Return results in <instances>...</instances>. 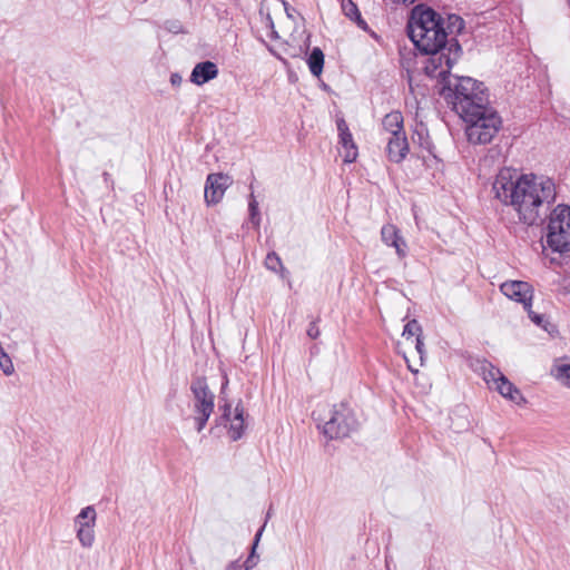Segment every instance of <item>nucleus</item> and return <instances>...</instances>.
Segmentation results:
<instances>
[{
	"mask_svg": "<svg viewBox=\"0 0 570 570\" xmlns=\"http://www.w3.org/2000/svg\"><path fill=\"white\" fill-rule=\"evenodd\" d=\"M407 35L414 46L429 56L424 70L431 78L449 73L462 53L459 41L448 38L444 19L431 8L413 9Z\"/></svg>",
	"mask_w": 570,
	"mask_h": 570,
	"instance_id": "1",
	"label": "nucleus"
},
{
	"mask_svg": "<svg viewBox=\"0 0 570 570\" xmlns=\"http://www.w3.org/2000/svg\"><path fill=\"white\" fill-rule=\"evenodd\" d=\"M497 199L511 206L519 220L534 225L541 217V210L556 200V185L551 178L533 174L519 175L511 168L501 169L492 185Z\"/></svg>",
	"mask_w": 570,
	"mask_h": 570,
	"instance_id": "2",
	"label": "nucleus"
},
{
	"mask_svg": "<svg viewBox=\"0 0 570 570\" xmlns=\"http://www.w3.org/2000/svg\"><path fill=\"white\" fill-rule=\"evenodd\" d=\"M435 78L440 86V96L462 119H471L475 116L474 112L490 106L488 89L483 82L471 77L451 76L450 72Z\"/></svg>",
	"mask_w": 570,
	"mask_h": 570,
	"instance_id": "3",
	"label": "nucleus"
},
{
	"mask_svg": "<svg viewBox=\"0 0 570 570\" xmlns=\"http://www.w3.org/2000/svg\"><path fill=\"white\" fill-rule=\"evenodd\" d=\"M474 114L475 116H472L471 119H463L466 122L468 140L474 145L491 142L502 127L500 115L491 106Z\"/></svg>",
	"mask_w": 570,
	"mask_h": 570,
	"instance_id": "4",
	"label": "nucleus"
},
{
	"mask_svg": "<svg viewBox=\"0 0 570 570\" xmlns=\"http://www.w3.org/2000/svg\"><path fill=\"white\" fill-rule=\"evenodd\" d=\"M546 242L556 253L570 252V206L558 205L550 214Z\"/></svg>",
	"mask_w": 570,
	"mask_h": 570,
	"instance_id": "5",
	"label": "nucleus"
},
{
	"mask_svg": "<svg viewBox=\"0 0 570 570\" xmlns=\"http://www.w3.org/2000/svg\"><path fill=\"white\" fill-rule=\"evenodd\" d=\"M356 428L357 420L353 411L341 403L333 406L331 417L324 422L323 433L331 440L342 439L348 436Z\"/></svg>",
	"mask_w": 570,
	"mask_h": 570,
	"instance_id": "6",
	"label": "nucleus"
},
{
	"mask_svg": "<svg viewBox=\"0 0 570 570\" xmlns=\"http://www.w3.org/2000/svg\"><path fill=\"white\" fill-rule=\"evenodd\" d=\"M190 391L194 395L195 413H213L215 395L209 390L204 377H197L191 382Z\"/></svg>",
	"mask_w": 570,
	"mask_h": 570,
	"instance_id": "7",
	"label": "nucleus"
},
{
	"mask_svg": "<svg viewBox=\"0 0 570 570\" xmlns=\"http://www.w3.org/2000/svg\"><path fill=\"white\" fill-rule=\"evenodd\" d=\"M501 293L508 298L521 303L524 309L532 306L533 287L523 281H507L500 285Z\"/></svg>",
	"mask_w": 570,
	"mask_h": 570,
	"instance_id": "8",
	"label": "nucleus"
},
{
	"mask_svg": "<svg viewBox=\"0 0 570 570\" xmlns=\"http://www.w3.org/2000/svg\"><path fill=\"white\" fill-rule=\"evenodd\" d=\"M222 410H223L222 419L225 422H229V429H228L229 438L233 441L239 440L243 436L244 431H245V419H244L245 410H244L242 402L239 401L236 404L234 411H232V405L228 403L224 404L222 406Z\"/></svg>",
	"mask_w": 570,
	"mask_h": 570,
	"instance_id": "9",
	"label": "nucleus"
},
{
	"mask_svg": "<svg viewBox=\"0 0 570 570\" xmlns=\"http://www.w3.org/2000/svg\"><path fill=\"white\" fill-rule=\"evenodd\" d=\"M233 180L225 174H209L205 184V200L208 205L219 203Z\"/></svg>",
	"mask_w": 570,
	"mask_h": 570,
	"instance_id": "10",
	"label": "nucleus"
},
{
	"mask_svg": "<svg viewBox=\"0 0 570 570\" xmlns=\"http://www.w3.org/2000/svg\"><path fill=\"white\" fill-rule=\"evenodd\" d=\"M281 12L285 11L288 18H293V12L295 11L293 8L288 6L287 2L283 0H263L259 8V16L264 19V23L267 28L271 29L272 38H278L277 31L275 30V24L272 18V12Z\"/></svg>",
	"mask_w": 570,
	"mask_h": 570,
	"instance_id": "11",
	"label": "nucleus"
},
{
	"mask_svg": "<svg viewBox=\"0 0 570 570\" xmlns=\"http://www.w3.org/2000/svg\"><path fill=\"white\" fill-rule=\"evenodd\" d=\"M381 238L387 246L394 247L400 258H404L407 254V245L404 238L400 235L396 226L387 224L381 229Z\"/></svg>",
	"mask_w": 570,
	"mask_h": 570,
	"instance_id": "12",
	"label": "nucleus"
},
{
	"mask_svg": "<svg viewBox=\"0 0 570 570\" xmlns=\"http://www.w3.org/2000/svg\"><path fill=\"white\" fill-rule=\"evenodd\" d=\"M218 75V68L217 66L207 60L197 63L190 75V81L195 85H204L208 82L209 80L216 78Z\"/></svg>",
	"mask_w": 570,
	"mask_h": 570,
	"instance_id": "13",
	"label": "nucleus"
},
{
	"mask_svg": "<svg viewBox=\"0 0 570 570\" xmlns=\"http://www.w3.org/2000/svg\"><path fill=\"white\" fill-rule=\"evenodd\" d=\"M409 151L405 134L390 137L386 146L387 157L393 163H401Z\"/></svg>",
	"mask_w": 570,
	"mask_h": 570,
	"instance_id": "14",
	"label": "nucleus"
},
{
	"mask_svg": "<svg viewBox=\"0 0 570 570\" xmlns=\"http://www.w3.org/2000/svg\"><path fill=\"white\" fill-rule=\"evenodd\" d=\"M382 127L391 137L403 135V116L400 111H391L382 120Z\"/></svg>",
	"mask_w": 570,
	"mask_h": 570,
	"instance_id": "15",
	"label": "nucleus"
},
{
	"mask_svg": "<svg viewBox=\"0 0 570 570\" xmlns=\"http://www.w3.org/2000/svg\"><path fill=\"white\" fill-rule=\"evenodd\" d=\"M478 370L489 387H494L503 379L502 372L488 361L480 362Z\"/></svg>",
	"mask_w": 570,
	"mask_h": 570,
	"instance_id": "16",
	"label": "nucleus"
},
{
	"mask_svg": "<svg viewBox=\"0 0 570 570\" xmlns=\"http://www.w3.org/2000/svg\"><path fill=\"white\" fill-rule=\"evenodd\" d=\"M97 519L96 510L92 505H88L76 515L75 527L76 530L95 528Z\"/></svg>",
	"mask_w": 570,
	"mask_h": 570,
	"instance_id": "17",
	"label": "nucleus"
},
{
	"mask_svg": "<svg viewBox=\"0 0 570 570\" xmlns=\"http://www.w3.org/2000/svg\"><path fill=\"white\" fill-rule=\"evenodd\" d=\"M342 11L352 21H354L362 30H367V23L362 18L357 6L352 0H342Z\"/></svg>",
	"mask_w": 570,
	"mask_h": 570,
	"instance_id": "18",
	"label": "nucleus"
},
{
	"mask_svg": "<svg viewBox=\"0 0 570 570\" xmlns=\"http://www.w3.org/2000/svg\"><path fill=\"white\" fill-rule=\"evenodd\" d=\"M307 65L313 76H321L324 67V53L318 47L313 48L312 51L309 52L307 58Z\"/></svg>",
	"mask_w": 570,
	"mask_h": 570,
	"instance_id": "19",
	"label": "nucleus"
},
{
	"mask_svg": "<svg viewBox=\"0 0 570 570\" xmlns=\"http://www.w3.org/2000/svg\"><path fill=\"white\" fill-rule=\"evenodd\" d=\"M340 144L345 149L344 161L353 163L357 157V147L353 141L351 131L338 135Z\"/></svg>",
	"mask_w": 570,
	"mask_h": 570,
	"instance_id": "20",
	"label": "nucleus"
},
{
	"mask_svg": "<svg viewBox=\"0 0 570 570\" xmlns=\"http://www.w3.org/2000/svg\"><path fill=\"white\" fill-rule=\"evenodd\" d=\"M493 389L511 401L518 402L522 399L520 391L505 376Z\"/></svg>",
	"mask_w": 570,
	"mask_h": 570,
	"instance_id": "21",
	"label": "nucleus"
},
{
	"mask_svg": "<svg viewBox=\"0 0 570 570\" xmlns=\"http://www.w3.org/2000/svg\"><path fill=\"white\" fill-rule=\"evenodd\" d=\"M444 22L448 38L456 39V36L464 29V20L458 14H449Z\"/></svg>",
	"mask_w": 570,
	"mask_h": 570,
	"instance_id": "22",
	"label": "nucleus"
},
{
	"mask_svg": "<svg viewBox=\"0 0 570 570\" xmlns=\"http://www.w3.org/2000/svg\"><path fill=\"white\" fill-rule=\"evenodd\" d=\"M414 142L419 144V146L425 150L430 156H432L434 159H436V156L434 154V145L430 139L429 132L426 129L422 128L420 130L415 131V135L413 136Z\"/></svg>",
	"mask_w": 570,
	"mask_h": 570,
	"instance_id": "23",
	"label": "nucleus"
},
{
	"mask_svg": "<svg viewBox=\"0 0 570 570\" xmlns=\"http://www.w3.org/2000/svg\"><path fill=\"white\" fill-rule=\"evenodd\" d=\"M263 530H264V527H262L258 530V532L256 533L250 554L247 557V559L242 564L245 570H252L257 564L258 556L256 554V547L258 544V541L261 539Z\"/></svg>",
	"mask_w": 570,
	"mask_h": 570,
	"instance_id": "24",
	"label": "nucleus"
},
{
	"mask_svg": "<svg viewBox=\"0 0 570 570\" xmlns=\"http://www.w3.org/2000/svg\"><path fill=\"white\" fill-rule=\"evenodd\" d=\"M552 374L562 384L570 386V364H556L552 368Z\"/></svg>",
	"mask_w": 570,
	"mask_h": 570,
	"instance_id": "25",
	"label": "nucleus"
},
{
	"mask_svg": "<svg viewBox=\"0 0 570 570\" xmlns=\"http://www.w3.org/2000/svg\"><path fill=\"white\" fill-rule=\"evenodd\" d=\"M77 531V539L85 548L92 547L95 542V528L80 529Z\"/></svg>",
	"mask_w": 570,
	"mask_h": 570,
	"instance_id": "26",
	"label": "nucleus"
},
{
	"mask_svg": "<svg viewBox=\"0 0 570 570\" xmlns=\"http://www.w3.org/2000/svg\"><path fill=\"white\" fill-rule=\"evenodd\" d=\"M248 209H249V222L254 225L255 228H259L261 214H259V209H258V203L255 199L253 194L250 195V198H249Z\"/></svg>",
	"mask_w": 570,
	"mask_h": 570,
	"instance_id": "27",
	"label": "nucleus"
},
{
	"mask_svg": "<svg viewBox=\"0 0 570 570\" xmlns=\"http://www.w3.org/2000/svg\"><path fill=\"white\" fill-rule=\"evenodd\" d=\"M421 333H422L421 325L419 324V322L416 320H412V321L407 322L406 325L404 326L402 335L406 340H410L414 336L416 338L417 335L421 336Z\"/></svg>",
	"mask_w": 570,
	"mask_h": 570,
	"instance_id": "28",
	"label": "nucleus"
},
{
	"mask_svg": "<svg viewBox=\"0 0 570 570\" xmlns=\"http://www.w3.org/2000/svg\"><path fill=\"white\" fill-rule=\"evenodd\" d=\"M0 367L4 375L13 374L14 366L10 356L0 347Z\"/></svg>",
	"mask_w": 570,
	"mask_h": 570,
	"instance_id": "29",
	"label": "nucleus"
},
{
	"mask_svg": "<svg viewBox=\"0 0 570 570\" xmlns=\"http://www.w3.org/2000/svg\"><path fill=\"white\" fill-rule=\"evenodd\" d=\"M528 313L529 318L538 326L547 330V325H549V322L546 320L544 315L538 314L534 311L531 309V306H529V309H525Z\"/></svg>",
	"mask_w": 570,
	"mask_h": 570,
	"instance_id": "30",
	"label": "nucleus"
},
{
	"mask_svg": "<svg viewBox=\"0 0 570 570\" xmlns=\"http://www.w3.org/2000/svg\"><path fill=\"white\" fill-rule=\"evenodd\" d=\"M265 265L268 269L275 272L279 266H282V261L276 253L272 252L267 254Z\"/></svg>",
	"mask_w": 570,
	"mask_h": 570,
	"instance_id": "31",
	"label": "nucleus"
},
{
	"mask_svg": "<svg viewBox=\"0 0 570 570\" xmlns=\"http://www.w3.org/2000/svg\"><path fill=\"white\" fill-rule=\"evenodd\" d=\"M212 415V413H196L195 415V422H196V429L198 432H202L203 429L205 428L209 416Z\"/></svg>",
	"mask_w": 570,
	"mask_h": 570,
	"instance_id": "32",
	"label": "nucleus"
},
{
	"mask_svg": "<svg viewBox=\"0 0 570 570\" xmlns=\"http://www.w3.org/2000/svg\"><path fill=\"white\" fill-rule=\"evenodd\" d=\"M306 334L312 340H316L320 336L321 331H320L316 322H311L309 323V325L307 327V331H306Z\"/></svg>",
	"mask_w": 570,
	"mask_h": 570,
	"instance_id": "33",
	"label": "nucleus"
},
{
	"mask_svg": "<svg viewBox=\"0 0 570 570\" xmlns=\"http://www.w3.org/2000/svg\"><path fill=\"white\" fill-rule=\"evenodd\" d=\"M415 348L420 355V360L423 361V356H424V343L421 338L420 335H417V337L415 338Z\"/></svg>",
	"mask_w": 570,
	"mask_h": 570,
	"instance_id": "34",
	"label": "nucleus"
},
{
	"mask_svg": "<svg viewBox=\"0 0 570 570\" xmlns=\"http://www.w3.org/2000/svg\"><path fill=\"white\" fill-rule=\"evenodd\" d=\"M167 29L173 33L183 32V27L178 21L168 22Z\"/></svg>",
	"mask_w": 570,
	"mask_h": 570,
	"instance_id": "35",
	"label": "nucleus"
},
{
	"mask_svg": "<svg viewBox=\"0 0 570 570\" xmlns=\"http://www.w3.org/2000/svg\"><path fill=\"white\" fill-rule=\"evenodd\" d=\"M336 125H337L338 135L350 131L348 126L343 118L338 119L336 121Z\"/></svg>",
	"mask_w": 570,
	"mask_h": 570,
	"instance_id": "36",
	"label": "nucleus"
},
{
	"mask_svg": "<svg viewBox=\"0 0 570 570\" xmlns=\"http://www.w3.org/2000/svg\"><path fill=\"white\" fill-rule=\"evenodd\" d=\"M183 82V78L179 73H171L170 75V83L174 86V87H178L180 86V83Z\"/></svg>",
	"mask_w": 570,
	"mask_h": 570,
	"instance_id": "37",
	"label": "nucleus"
},
{
	"mask_svg": "<svg viewBox=\"0 0 570 570\" xmlns=\"http://www.w3.org/2000/svg\"><path fill=\"white\" fill-rule=\"evenodd\" d=\"M243 566L240 564L239 560H234L229 562L224 570H242Z\"/></svg>",
	"mask_w": 570,
	"mask_h": 570,
	"instance_id": "38",
	"label": "nucleus"
},
{
	"mask_svg": "<svg viewBox=\"0 0 570 570\" xmlns=\"http://www.w3.org/2000/svg\"><path fill=\"white\" fill-rule=\"evenodd\" d=\"M395 2H402V3H407V4H412L414 3L416 0H394Z\"/></svg>",
	"mask_w": 570,
	"mask_h": 570,
	"instance_id": "39",
	"label": "nucleus"
},
{
	"mask_svg": "<svg viewBox=\"0 0 570 570\" xmlns=\"http://www.w3.org/2000/svg\"><path fill=\"white\" fill-rule=\"evenodd\" d=\"M102 176H104L105 181H108L110 178V174L107 171H105Z\"/></svg>",
	"mask_w": 570,
	"mask_h": 570,
	"instance_id": "40",
	"label": "nucleus"
}]
</instances>
